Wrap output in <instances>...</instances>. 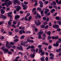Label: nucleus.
<instances>
[{"instance_id": "6e6d98bb", "label": "nucleus", "mask_w": 61, "mask_h": 61, "mask_svg": "<svg viewBox=\"0 0 61 61\" xmlns=\"http://www.w3.org/2000/svg\"><path fill=\"white\" fill-rule=\"evenodd\" d=\"M4 15H1V16H0V18H3V16Z\"/></svg>"}, {"instance_id": "72a5a7b5", "label": "nucleus", "mask_w": 61, "mask_h": 61, "mask_svg": "<svg viewBox=\"0 0 61 61\" xmlns=\"http://www.w3.org/2000/svg\"><path fill=\"white\" fill-rule=\"evenodd\" d=\"M15 31L16 32H18L19 30L18 29H15Z\"/></svg>"}, {"instance_id": "e2e57ef3", "label": "nucleus", "mask_w": 61, "mask_h": 61, "mask_svg": "<svg viewBox=\"0 0 61 61\" xmlns=\"http://www.w3.org/2000/svg\"><path fill=\"white\" fill-rule=\"evenodd\" d=\"M61 30V29L60 28H59L57 30V31H60Z\"/></svg>"}, {"instance_id": "6ab92c4d", "label": "nucleus", "mask_w": 61, "mask_h": 61, "mask_svg": "<svg viewBox=\"0 0 61 61\" xmlns=\"http://www.w3.org/2000/svg\"><path fill=\"white\" fill-rule=\"evenodd\" d=\"M39 4H40L41 5H44V3L42 2L41 1H40L39 2Z\"/></svg>"}, {"instance_id": "412c9836", "label": "nucleus", "mask_w": 61, "mask_h": 61, "mask_svg": "<svg viewBox=\"0 0 61 61\" xmlns=\"http://www.w3.org/2000/svg\"><path fill=\"white\" fill-rule=\"evenodd\" d=\"M8 3L9 5H11V4H12V2L11 1H8Z\"/></svg>"}, {"instance_id": "0e129e2a", "label": "nucleus", "mask_w": 61, "mask_h": 61, "mask_svg": "<svg viewBox=\"0 0 61 61\" xmlns=\"http://www.w3.org/2000/svg\"><path fill=\"white\" fill-rule=\"evenodd\" d=\"M35 31H36V32H37L38 31V30L37 29V28H36L35 29Z\"/></svg>"}, {"instance_id": "338daca9", "label": "nucleus", "mask_w": 61, "mask_h": 61, "mask_svg": "<svg viewBox=\"0 0 61 61\" xmlns=\"http://www.w3.org/2000/svg\"><path fill=\"white\" fill-rule=\"evenodd\" d=\"M20 14H23V13H24V12H23V11H21L20 12Z\"/></svg>"}, {"instance_id": "c756f323", "label": "nucleus", "mask_w": 61, "mask_h": 61, "mask_svg": "<svg viewBox=\"0 0 61 61\" xmlns=\"http://www.w3.org/2000/svg\"><path fill=\"white\" fill-rule=\"evenodd\" d=\"M21 5L22 7H25V5H24V3L23 2L21 3Z\"/></svg>"}, {"instance_id": "49530a36", "label": "nucleus", "mask_w": 61, "mask_h": 61, "mask_svg": "<svg viewBox=\"0 0 61 61\" xmlns=\"http://www.w3.org/2000/svg\"><path fill=\"white\" fill-rule=\"evenodd\" d=\"M10 43L11 45H14V44H15V43H14L13 42H11Z\"/></svg>"}, {"instance_id": "f8f14e48", "label": "nucleus", "mask_w": 61, "mask_h": 61, "mask_svg": "<svg viewBox=\"0 0 61 61\" xmlns=\"http://www.w3.org/2000/svg\"><path fill=\"white\" fill-rule=\"evenodd\" d=\"M51 5H56V2L55 1H53L52 3L51 4Z\"/></svg>"}, {"instance_id": "37998d69", "label": "nucleus", "mask_w": 61, "mask_h": 61, "mask_svg": "<svg viewBox=\"0 0 61 61\" xmlns=\"http://www.w3.org/2000/svg\"><path fill=\"white\" fill-rule=\"evenodd\" d=\"M45 54L47 56H48L49 54V53H48V52H46Z\"/></svg>"}, {"instance_id": "dca6fc26", "label": "nucleus", "mask_w": 61, "mask_h": 61, "mask_svg": "<svg viewBox=\"0 0 61 61\" xmlns=\"http://www.w3.org/2000/svg\"><path fill=\"white\" fill-rule=\"evenodd\" d=\"M27 8V5H25V7H24L23 8L24 10H26Z\"/></svg>"}, {"instance_id": "c03bdc74", "label": "nucleus", "mask_w": 61, "mask_h": 61, "mask_svg": "<svg viewBox=\"0 0 61 61\" xmlns=\"http://www.w3.org/2000/svg\"><path fill=\"white\" fill-rule=\"evenodd\" d=\"M52 48V47L51 46H49V47H48V48L50 50Z\"/></svg>"}, {"instance_id": "aec40b11", "label": "nucleus", "mask_w": 61, "mask_h": 61, "mask_svg": "<svg viewBox=\"0 0 61 61\" xmlns=\"http://www.w3.org/2000/svg\"><path fill=\"white\" fill-rule=\"evenodd\" d=\"M37 17H38V18H41V15H40L38 14H37Z\"/></svg>"}, {"instance_id": "a211bd4d", "label": "nucleus", "mask_w": 61, "mask_h": 61, "mask_svg": "<svg viewBox=\"0 0 61 61\" xmlns=\"http://www.w3.org/2000/svg\"><path fill=\"white\" fill-rule=\"evenodd\" d=\"M41 13V16H43L44 15V13H43V11L42 10H41V11L40 12Z\"/></svg>"}, {"instance_id": "bb28decb", "label": "nucleus", "mask_w": 61, "mask_h": 61, "mask_svg": "<svg viewBox=\"0 0 61 61\" xmlns=\"http://www.w3.org/2000/svg\"><path fill=\"white\" fill-rule=\"evenodd\" d=\"M12 27H14V28H15L16 27L15 25L13 24L12 25Z\"/></svg>"}, {"instance_id": "39448f33", "label": "nucleus", "mask_w": 61, "mask_h": 61, "mask_svg": "<svg viewBox=\"0 0 61 61\" xmlns=\"http://www.w3.org/2000/svg\"><path fill=\"white\" fill-rule=\"evenodd\" d=\"M17 49L19 50H21V51H23V48L22 46H20V47L17 46Z\"/></svg>"}, {"instance_id": "4468645a", "label": "nucleus", "mask_w": 61, "mask_h": 61, "mask_svg": "<svg viewBox=\"0 0 61 61\" xmlns=\"http://www.w3.org/2000/svg\"><path fill=\"white\" fill-rule=\"evenodd\" d=\"M19 18H20V16L18 15H16L15 17V19H17Z\"/></svg>"}, {"instance_id": "680f3d73", "label": "nucleus", "mask_w": 61, "mask_h": 61, "mask_svg": "<svg viewBox=\"0 0 61 61\" xmlns=\"http://www.w3.org/2000/svg\"><path fill=\"white\" fill-rule=\"evenodd\" d=\"M58 38V36H56L55 37V39H57V38Z\"/></svg>"}, {"instance_id": "4be33fe9", "label": "nucleus", "mask_w": 61, "mask_h": 61, "mask_svg": "<svg viewBox=\"0 0 61 61\" xmlns=\"http://www.w3.org/2000/svg\"><path fill=\"white\" fill-rule=\"evenodd\" d=\"M55 10L54 9H52L51 11V12L52 13H53L54 12H55Z\"/></svg>"}, {"instance_id": "864d4df0", "label": "nucleus", "mask_w": 61, "mask_h": 61, "mask_svg": "<svg viewBox=\"0 0 61 61\" xmlns=\"http://www.w3.org/2000/svg\"><path fill=\"white\" fill-rule=\"evenodd\" d=\"M24 4H25V5H27L28 3L27 2L24 1Z\"/></svg>"}, {"instance_id": "4c0bfd02", "label": "nucleus", "mask_w": 61, "mask_h": 61, "mask_svg": "<svg viewBox=\"0 0 61 61\" xmlns=\"http://www.w3.org/2000/svg\"><path fill=\"white\" fill-rule=\"evenodd\" d=\"M37 10H39L40 11L41 10V9L40 8H38Z\"/></svg>"}, {"instance_id": "f704fd0d", "label": "nucleus", "mask_w": 61, "mask_h": 61, "mask_svg": "<svg viewBox=\"0 0 61 61\" xmlns=\"http://www.w3.org/2000/svg\"><path fill=\"white\" fill-rule=\"evenodd\" d=\"M40 27L41 28H44V27H45V26L44 25H42Z\"/></svg>"}, {"instance_id": "e433bc0d", "label": "nucleus", "mask_w": 61, "mask_h": 61, "mask_svg": "<svg viewBox=\"0 0 61 61\" xmlns=\"http://www.w3.org/2000/svg\"><path fill=\"white\" fill-rule=\"evenodd\" d=\"M31 49V47H30V46H28L26 48L27 50H28L29 49Z\"/></svg>"}, {"instance_id": "5fc2aeb1", "label": "nucleus", "mask_w": 61, "mask_h": 61, "mask_svg": "<svg viewBox=\"0 0 61 61\" xmlns=\"http://www.w3.org/2000/svg\"><path fill=\"white\" fill-rule=\"evenodd\" d=\"M36 10V8H33V10H32V12H34V11Z\"/></svg>"}, {"instance_id": "c85d7f7f", "label": "nucleus", "mask_w": 61, "mask_h": 61, "mask_svg": "<svg viewBox=\"0 0 61 61\" xmlns=\"http://www.w3.org/2000/svg\"><path fill=\"white\" fill-rule=\"evenodd\" d=\"M47 34L48 35L50 36L51 35V32L50 31H49L47 33Z\"/></svg>"}, {"instance_id": "20e7f679", "label": "nucleus", "mask_w": 61, "mask_h": 61, "mask_svg": "<svg viewBox=\"0 0 61 61\" xmlns=\"http://www.w3.org/2000/svg\"><path fill=\"white\" fill-rule=\"evenodd\" d=\"M35 24H37L36 25H37V26H39V25H40V24H41V23L40 22L39 20H38L36 21H35Z\"/></svg>"}, {"instance_id": "4d7b16f0", "label": "nucleus", "mask_w": 61, "mask_h": 61, "mask_svg": "<svg viewBox=\"0 0 61 61\" xmlns=\"http://www.w3.org/2000/svg\"><path fill=\"white\" fill-rule=\"evenodd\" d=\"M18 37H19L18 36H17V35H15V37H14V39H15V38H18Z\"/></svg>"}, {"instance_id": "3c124183", "label": "nucleus", "mask_w": 61, "mask_h": 61, "mask_svg": "<svg viewBox=\"0 0 61 61\" xmlns=\"http://www.w3.org/2000/svg\"><path fill=\"white\" fill-rule=\"evenodd\" d=\"M49 25L50 26H52L51 23V22H49Z\"/></svg>"}, {"instance_id": "0eeeda50", "label": "nucleus", "mask_w": 61, "mask_h": 61, "mask_svg": "<svg viewBox=\"0 0 61 61\" xmlns=\"http://www.w3.org/2000/svg\"><path fill=\"white\" fill-rule=\"evenodd\" d=\"M50 56H51L50 57V59L51 60H52L54 58V55L52 54V53H50Z\"/></svg>"}, {"instance_id": "69168bd1", "label": "nucleus", "mask_w": 61, "mask_h": 61, "mask_svg": "<svg viewBox=\"0 0 61 61\" xmlns=\"http://www.w3.org/2000/svg\"><path fill=\"white\" fill-rule=\"evenodd\" d=\"M45 52H43L41 53V55L42 56L44 55Z\"/></svg>"}, {"instance_id": "7ed1b4c3", "label": "nucleus", "mask_w": 61, "mask_h": 61, "mask_svg": "<svg viewBox=\"0 0 61 61\" xmlns=\"http://www.w3.org/2000/svg\"><path fill=\"white\" fill-rule=\"evenodd\" d=\"M5 47L4 46H3L2 48H1V49L3 50L4 53H5V52H7L8 51V50L7 49H5Z\"/></svg>"}, {"instance_id": "f3484780", "label": "nucleus", "mask_w": 61, "mask_h": 61, "mask_svg": "<svg viewBox=\"0 0 61 61\" xmlns=\"http://www.w3.org/2000/svg\"><path fill=\"white\" fill-rule=\"evenodd\" d=\"M61 51V48H60L58 50H56V52H59Z\"/></svg>"}, {"instance_id": "423d86ee", "label": "nucleus", "mask_w": 61, "mask_h": 61, "mask_svg": "<svg viewBox=\"0 0 61 61\" xmlns=\"http://www.w3.org/2000/svg\"><path fill=\"white\" fill-rule=\"evenodd\" d=\"M15 8H16V10L17 11H19V10L21 9L20 6H19L18 5L17 6H15Z\"/></svg>"}, {"instance_id": "052dcab7", "label": "nucleus", "mask_w": 61, "mask_h": 61, "mask_svg": "<svg viewBox=\"0 0 61 61\" xmlns=\"http://www.w3.org/2000/svg\"><path fill=\"white\" fill-rule=\"evenodd\" d=\"M45 10H46V11H47V12H49V9H45Z\"/></svg>"}, {"instance_id": "8fccbe9b", "label": "nucleus", "mask_w": 61, "mask_h": 61, "mask_svg": "<svg viewBox=\"0 0 61 61\" xmlns=\"http://www.w3.org/2000/svg\"><path fill=\"white\" fill-rule=\"evenodd\" d=\"M51 37L50 36H48V39H51Z\"/></svg>"}, {"instance_id": "1a4fd4ad", "label": "nucleus", "mask_w": 61, "mask_h": 61, "mask_svg": "<svg viewBox=\"0 0 61 61\" xmlns=\"http://www.w3.org/2000/svg\"><path fill=\"white\" fill-rule=\"evenodd\" d=\"M53 28H56V29H58V28H59V26L58 25L55 24L53 26Z\"/></svg>"}, {"instance_id": "a18cd8bd", "label": "nucleus", "mask_w": 61, "mask_h": 61, "mask_svg": "<svg viewBox=\"0 0 61 61\" xmlns=\"http://www.w3.org/2000/svg\"><path fill=\"white\" fill-rule=\"evenodd\" d=\"M30 15V13H28L27 14V15L26 16V17H28V16H29Z\"/></svg>"}, {"instance_id": "393cba45", "label": "nucleus", "mask_w": 61, "mask_h": 61, "mask_svg": "<svg viewBox=\"0 0 61 61\" xmlns=\"http://www.w3.org/2000/svg\"><path fill=\"white\" fill-rule=\"evenodd\" d=\"M19 33L20 34H23V31H22V30H19Z\"/></svg>"}, {"instance_id": "de8ad7c7", "label": "nucleus", "mask_w": 61, "mask_h": 61, "mask_svg": "<svg viewBox=\"0 0 61 61\" xmlns=\"http://www.w3.org/2000/svg\"><path fill=\"white\" fill-rule=\"evenodd\" d=\"M58 23L59 24V25H61V22L60 21H58Z\"/></svg>"}, {"instance_id": "a878e982", "label": "nucleus", "mask_w": 61, "mask_h": 61, "mask_svg": "<svg viewBox=\"0 0 61 61\" xmlns=\"http://www.w3.org/2000/svg\"><path fill=\"white\" fill-rule=\"evenodd\" d=\"M48 27H49L48 25H47L45 27V28L46 29H47L48 28Z\"/></svg>"}, {"instance_id": "9d476101", "label": "nucleus", "mask_w": 61, "mask_h": 61, "mask_svg": "<svg viewBox=\"0 0 61 61\" xmlns=\"http://www.w3.org/2000/svg\"><path fill=\"white\" fill-rule=\"evenodd\" d=\"M19 1L18 0H14V5H16V3L18 4L19 3Z\"/></svg>"}, {"instance_id": "2eb2a0df", "label": "nucleus", "mask_w": 61, "mask_h": 61, "mask_svg": "<svg viewBox=\"0 0 61 61\" xmlns=\"http://www.w3.org/2000/svg\"><path fill=\"white\" fill-rule=\"evenodd\" d=\"M59 43L58 42H56V44H53V46H58Z\"/></svg>"}, {"instance_id": "603ef678", "label": "nucleus", "mask_w": 61, "mask_h": 61, "mask_svg": "<svg viewBox=\"0 0 61 61\" xmlns=\"http://www.w3.org/2000/svg\"><path fill=\"white\" fill-rule=\"evenodd\" d=\"M42 36H44V37H46V34L44 33H43L42 34Z\"/></svg>"}, {"instance_id": "f257e3e1", "label": "nucleus", "mask_w": 61, "mask_h": 61, "mask_svg": "<svg viewBox=\"0 0 61 61\" xmlns=\"http://www.w3.org/2000/svg\"><path fill=\"white\" fill-rule=\"evenodd\" d=\"M27 41H24L25 43L23 42H21L22 43L21 44V45H22V46H24L25 45V44H27L28 43V42H30V40L28 39L27 40Z\"/></svg>"}, {"instance_id": "2f4dec72", "label": "nucleus", "mask_w": 61, "mask_h": 61, "mask_svg": "<svg viewBox=\"0 0 61 61\" xmlns=\"http://www.w3.org/2000/svg\"><path fill=\"white\" fill-rule=\"evenodd\" d=\"M17 23V22H16V21H14L13 22V25H16V24Z\"/></svg>"}, {"instance_id": "a19ab883", "label": "nucleus", "mask_w": 61, "mask_h": 61, "mask_svg": "<svg viewBox=\"0 0 61 61\" xmlns=\"http://www.w3.org/2000/svg\"><path fill=\"white\" fill-rule=\"evenodd\" d=\"M11 22L10 21H9L8 22V24L9 25H11Z\"/></svg>"}, {"instance_id": "ea45409f", "label": "nucleus", "mask_w": 61, "mask_h": 61, "mask_svg": "<svg viewBox=\"0 0 61 61\" xmlns=\"http://www.w3.org/2000/svg\"><path fill=\"white\" fill-rule=\"evenodd\" d=\"M46 61H48V57H47L45 58Z\"/></svg>"}, {"instance_id": "ddd939ff", "label": "nucleus", "mask_w": 61, "mask_h": 61, "mask_svg": "<svg viewBox=\"0 0 61 61\" xmlns=\"http://www.w3.org/2000/svg\"><path fill=\"white\" fill-rule=\"evenodd\" d=\"M6 46H11V44L8 42H6Z\"/></svg>"}, {"instance_id": "7c9ffc66", "label": "nucleus", "mask_w": 61, "mask_h": 61, "mask_svg": "<svg viewBox=\"0 0 61 61\" xmlns=\"http://www.w3.org/2000/svg\"><path fill=\"white\" fill-rule=\"evenodd\" d=\"M11 14H12V12H10L9 13L8 15V16H10V15Z\"/></svg>"}, {"instance_id": "c9c22d12", "label": "nucleus", "mask_w": 61, "mask_h": 61, "mask_svg": "<svg viewBox=\"0 0 61 61\" xmlns=\"http://www.w3.org/2000/svg\"><path fill=\"white\" fill-rule=\"evenodd\" d=\"M31 18H32V16H30L29 17V21H30L31 19Z\"/></svg>"}, {"instance_id": "f03ea898", "label": "nucleus", "mask_w": 61, "mask_h": 61, "mask_svg": "<svg viewBox=\"0 0 61 61\" xmlns=\"http://www.w3.org/2000/svg\"><path fill=\"white\" fill-rule=\"evenodd\" d=\"M43 33V32L42 31H41L39 32L37 34V35H38V38L39 39H41V35Z\"/></svg>"}, {"instance_id": "bf43d9fd", "label": "nucleus", "mask_w": 61, "mask_h": 61, "mask_svg": "<svg viewBox=\"0 0 61 61\" xmlns=\"http://www.w3.org/2000/svg\"><path fill=\"white\" fill-rule=\"evenodd\" d=\"M49 8L50 9H52L53 8V7L52 6H50L49 7Z\"/></svg>"}, {"instance_id": "cd10ccee", "label": "nucleus", "mask_w": 61, "mask_h": 61, "mask_svg": "<svg viewBox=\"0 0 61 61\" xmlns=\"http://www.w3.org/2000/svg\"><path fill=\"white\" fill-rule=\"evenodd\" d=\"M25 37V36L23 35L21 36L20 38L21 39H24V38Z\"/></svg>"}, {"instance_id": "79ce46f5", "label": "nucleus", "mask_w": 61, "mask_h": 61, "mask_svg": "<svg viewBox=\"0 0 61 61\" xmlns=\"http://www.w3.org/2000/svg\"><path fill=\"white\" fill-rule=\"evenodd\" d=\"M35 56V54H33L32 55V57L33 58H34Z\"/></svg>"}, {"instance_id": "b1692460", "label": "nucleus", "mask_w": 61, "mask_h": 61, "mask_svg": "<svg viewBox=\"0 0 61 61\" xmlns=\"http://www.w3.org/2000/svg\"><path fill=\"white\" fill-rule=\"evenodd\" d=\"M56 19L57 20H59L60 19V18L59 17L57 16L56 17Z\"/></svg>"}, {"instance_id": "473e14b6", "label": "nucleus", "mask_w": 61, "mask_h": 61, "mask_svg": "<svg viewBox=\"0 0 61 61\" xmlns=\"http://www.w3.org/2000/svg\"><path fill=\"white\" fill-rule=\"evenodd\" d=\"M41 61H44V58L43 57H42L40 59Z\"/></svg>"}, {"instance_id": "58836bf2", "label": "nucleus", "mask_w": 61, "mask_h": 61, "mask_svg": "<svg viewBox=\"0 0 61 61\" xmlns=\"http://www.w3.org/2000/svg\"><path fill=\"white\" fill-rule=\"evenodd\" d=\"M14 41L15 42L18 41V39H16L14 40Z\"/></svg>"}, {"instance_id": "6e6552de", "label": "nucleus", "mask_w": 61, "mask_h": 61, "mask_svg": "<svg viewBox=\"0 0 61 61\" xmlns=\"http://www.w3.org/2000/svg\"><path fill=\"white\" fill-rule=\"evenodd\" d=\"M30 48H31L30 50L31 51L33 52L34 51L35 52V49H33L34 48V46H30Z\"/></svg>"}, {"instance_id": "13d9d810", "label": "nucleus", "mask_w": 61, "mask_h": 61, "mask_svg": "<svg viewBox=\"0 0 61 61\" xmlns=\"http://www.w3.org/2000/svg\"><path fill=\"white\" fill-rule=\"evenodd\" d=\"M49 18L48 17L47 18L46 20V21H47V22H48V21H49Z\"/></svg>"}, {"instance_id": "09e8293b", "label": "nucleus", "mask_w": 61, "mask_h": 61, "mask_svg": "<svg viewBox=\"0 0 61 61\" xmlns=\"http://www.w3.org/2000/svg\"><path fill=\"white\" fill-rule=\"evenodd\" d=\"M53 7L55 8L57 10V7L56 6H53Z\"/></svg>"}, {"instance_id": "9b49d317", "label": "nucleus", "mask_w": 61, "mask_h": 61, "mask_svg": "<svg viewBox=\"0 0 61 61\" xmlns=\"http://www.w3.org/2000/svg\"><path fill=\"white\" fill-rule=\"evenodd\" d=\"M0 11L1 12V13L2 14H4L5 12V11L3 9H1L0 10Z\"/></svg>"}, {"instance_id": "774afa93", "label": "nucleus", "mask_w": 61, "mask_h": 61, "mask_svg": "<svg viewBox=\"0 0 61 61\" xmlns=\"http://www.w3.org/2000/svg\"><path fill=\"white\" fill-rule=\"evenodd\" d=\"M30 42L32 43H34V41L33 40H30Z\"/></svg>"}, {"instance_id": "5701e85b", "label": "nucleus", "mask_w": 61, "mask_h": 61, "mask_svg": "<svg viewBox=\"0 0 61 61\" xmlns=\"http://www.w3.org/2000/svg\"><path fill=\"white\" fill-rule=\"evenodd\" d=\"M5 47L7 48L8 49H10V48H12V46H6Z\"/></svg>"}]
</instances>
